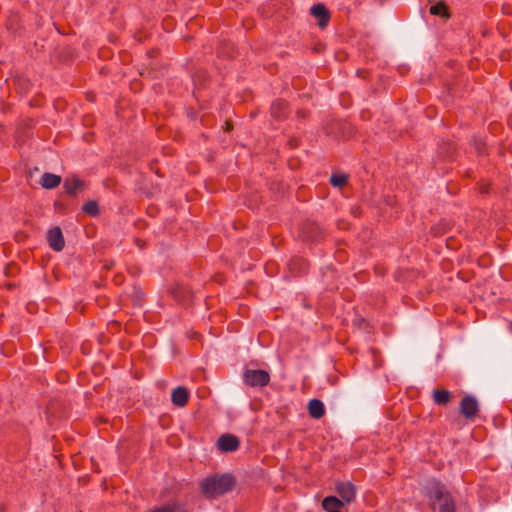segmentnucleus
<instances>
[{"mask_svg": "<svg viewBox=\"0 0 512 512\" xmlns=\"http://www.w3.org/2000/svg\"><path fill=\"white\" fill-rule=\"evenodd\" d=\"M236 485L237 478L232 473H214L200 481L199 490L205 499L211 500L233 491Z\"/></svg>", "mask_w": 512, "mask_h": 512, "instance_id": "1", "label": "nucleus"}, {"mask_svg": "<svg viewBox=\"0 0 512 512\" xmlns=\"http://www.w3.org/2000/svg\"><path fill=\"white\" fill-rule=\"evenodd\" d=\"M427 497L439 503V512H456V504L446 485L433 479L427 484Z\"/></svg>", "mask_w": 512, "mask_h": 512, "instance_id": "2", "label": "nucleus"}, {"mask_svg": "<svg viewBox=\"0 0 512 512\" xmlns=\"http://www.w3.org/2000/svg\"><path fill=\"white\" fill-rule=\"evenodd\" d=\"M298 236L305 243L318 245L326 239L327 230L319 222L306 219L299 225Z\"/></svg>", "mask_w": 512, "mask_h": 512, "instance_id": "3", "label": "nucleus"}, {"mask_svg": "<svg viewBox=\"0 0 512 512\" xmlns=\"http://www.w3.org/2000/svg\"><path fill=\"white\" fill-rule=\"evenodd\" d=\"M326 134L335 139L349 140L356 134V128L345 120H333L326 127Z\"/></svg>", "mask_w": 512, "mask_h": 512, "instance_id": "4", "label": "nucleus"}, {"mask_svg": "<svg viewBox=\"0 0 512 512\" xmlns=\"http://www.w3.org/2000/svg\"><path fill=\"white\" fill-rule=\"evenodd\" d=\"M270 374L263 369H245L243 371V382L250 387H264L270 382Z\"/></svg>", "mask_w": 512, "mask_h": 512, "instance_id": "5", "label": "nucleus"}, {"mask_svg": "<svg viewBox=\"0 0 512 512\" xmlns=\"http://www.w3.org/2000/svg\"><path fill=\"white\" fill-rule=\"evenodd\" d=\"M457 146L451 140H441L438 143L436 161L453 162L457 156Z\"/></svg>", "mask_w": 512, "mask_h": 512, "instance_id": "6", "label": "nucleus"}, {"mask_svg": "<svg viewBox=\"0 0 512 512\" xmlns=\"http://www.w3.org/2000/svg\"><path fill=\"white\" fill-rule=\"evenodd\" d=\"M291 113V108L289 103L282 99H276L271 103L270 106V115L272 119H274L277 122H283L285 121Z\"/></svg>", "mask_w": 512, "mask_h": 512, "instance_id": "7", "label": "nucleus"}, {"mask_svg": "<svg viewBox=\"0 0 512 512\" xmlns=\"http://www.w3.org/2000/svg\"><path fill=\"white\" fill-rule=\"evenodd\" d=\"M479 412L477 399L472 395L464 396L460 401V413L467 420H473Z\"/></svg>", "mask_w": 512, "mask_h": 512, "instance_id": "8", "label": "nucleus"}, {"mask_svg": "<svg viewBox=\"0 0 512 512\" xmlns=\"http://www.w3.org/2000/svg\"><path fill=\"white\" fill-rule=\"evenodd\" d=\"M335 490L338 495L342 498V501L351 503L356 497V487L350 481H337L335 483Z\"/></svg>", "mask_w": 512, "mask_h": 512, "instance_id": "9", "label": "nucleus"}, {"mask_svg": "<svg viewBox=\"0 0 512 512\" xmlns=\"http://www.w3.org/2000/svg\"><path fill=\"white\" fill-rule=\"evenodd\" d=\"M47 241L50 248L56 252H60L65 247V239L59 226L52 227L47 232Z\"/></svg>", "mask_w": 512, "mask_h": 512, "instance_id": "10", "label": "nucleus"}, {"mask_svg": "<svg viewBox=\"0 0 512 512\" xmlns=\"http://www.w3.org/2000/svg\"><path fill=\"white\" fill-rule=\"evenodd\" d=\"M240 447V440L237 436L233 434H223L219 437L217 441V448L221 452H234Z\"/></svg>", "mask_w": 512, "mask_h": 512, "instance_id": "11", "label": "nucleus"}, {"mask_svg": "<svg viewBox=\"0 0 512 512\" xmlns=\"http://www.w3.org/2000/svg\"><path fill=\"white\" fill-rule=\"evenodd\" d=\"M169 294L175 301L183 305L188 304L192 298L191 289L178 283L169 289Z\"/></svg>", "mask_w": 512, "mask_h": 512, "instance_id": "12", "label": "nucleus"}, {"mask_svg": "<svg viewBox=\"0 0 512 512\" xmlns=\"http://www.w3.org/2000/svg\"><path fill=\"white\" fill-rule=\"evenodd\" d=\"M310 13L317 20L320 28H325L328 25L331 14L324 4H314L310 9Z\"/></svg>", "mask_w": 512, "mask_h": 512, "instance_id": "13", "label": "nucleus"}, {"mask_svg": "<svg viewBox=\"0 0 512 512\" xmlns=\"http://www.w3.org/2000/svg\"><path fill=\"white\" fill-rule=\"evenodd\" d=\"M85 186V182L78 176L67 177L63 182V189L70 197H76L77 193L82 191Z\"/></svg>", "mask_w": 512, "mask_h": 512, "instance_id": "14", "label": "nucleus"}, {"mask_svg": "<svg viewBox=\"0 0 512 512\" xmlns=\"http://www.w3.org/2000/svg\"><path fill=\"white\" fill-rule=\"evenodd\" d=\"M310 263L303 257L295 256L289 262V270L295 276H304L308 274Z\"/></svg>", "mask_w": 512, "mask_h": 512, "instance_id": "15", "label": "nucleus"}, {"mask_svg": "<svg viewBox=\"0 0 512 512\" xmlns=\"http://www.w3.org/2000/svg\"><path fill=\"white\" fill-rule=\"evenodd\" d=\"M190 398L189 390L184 386H177L172 390L171 393V401L174 406L183 408L185 407Z\"/></svg>", "mask_w": 512, "mask_h": 512, "instance_id": "16", "label": "nucleus"}, {"mask_svg": "<svg viewBox=\"0 0 512 512\" xmlns=\"http://www.w3.org/2000/svg\"><path fill=\"white\" fill-rule=\"evenodd\" d=\"M149 512H188L185 503L172 501L160 506H156Z\"/></svg>", "mask_w": 512, "mask_h": 512, "instance_id": "17", "label": "nucleus"}, {"mask_svg": "<svg viewBox=\"0 0 512 512\" xmlns=\"http://www.w3.org/2000/svg\"><path fill=\"white\" fill-rule=\"evenodd\" d=\"M309 415L314 419H320L325 415V406L319 399L313 398L307 405Z\"/></svg>", "mask_w": 512, "mask_h": 512, "instance_id": "18", "label": "nucleus"}, {"mask_svg": "<svg viewBox=\"0 0 512 512\" xmlns=\"http://www.w3.org/2000/svg\"><path fill=\"white\" fill-rule=\"evenodd\" d=\"M62 178L59 175L45 172L40 179V185L44 189H55L61 184Z\"/></svg>", "mask_w": 512, "mask_h": 512, "instance_id": "19", "label": "nucleus"}, {"mask_svg": "<svg viewBox=\"0 0 512 512\" xmlns=\"http://www.w3.org/2000/svg\"><path fill=\"white\" fill-rule=\"evenodd\" d=\"M343 506V501L336 496H327L322 500V507L327 512H341Z\"/></svg>", "mask_w": 512, "mask_h": 512, "instance_id": "20", "label": "nucleus"}, {"mask_svg": "<svg viewBox=\"0 0 512 512\" xmlns=\"http://www.w3.org/2000/svg\"><path fill=\"white\" fill-rule=\"evenodd\" d=\"M6 28L9 32L16 34L21 29V18L19 13L11 12L6 20Z\"/></svg>", "mask_w": 512, "mask_h": 512, "instance_id": "21", "label": "nucleus"}, {"mask_svg": "<svg viewBox=\"0 0 512 512\" xmlns=\"http://www.w3.org/2000/svg\"><path fill=\"white\" fill-rule=\"evenodd\" d=\"M429 12L431 15L439 16L445 19H449L451 16L449 7L444 1H439L438 3L432 5L429 9Z\"/></svg>", "mask_w": 512, "mask_h": 512, "instance_id": "22", "label": "nucleus"}, {"mask_svg": "<svg viewBox=\"0 0 512 512\" xmlns=\"http://www.w3.org/2000/svg\"><path fill=\"white\" fill-rule=\"evenodd\" d=\"M451 228V223L445 219H442L431 227L430 232L434 237H440L451 230Z\"/></svg>", "mask_w": 512, "mask_h": 512, "instance_id": "23", "label": "nucleus"}, {"mask_svg": "<svg viewBox=\"0 0 512 512\" xmlns=\"http://www.w3.org/2000/svg\"><path fill=\"white\" fill-rule=\"evenodd\" d=\"M349 176L346 173H333L330 177V184L336 188H343L348 184Z\"/></svg>", "mask_w": 512, "mask_h": 512, "instance_id": "24", "label": "nucleus"}, {"mask_svg": "<svg viewBox=\"0 0 512 512\" xmlns=\"http://www.w3.org/2000/svg\"><path fill=\"white\" fill-rule=\"evenodd\" d=\"M82 211L90 217H97L100 215V207L97 201L90 200L82 206Z\"/></svg>", "mask_w": 512, "mask_h": 512, "instance_id": "25", "label": "nucleus"}, {"mask_svg": "<svg viewBox=\"0 0 512 512\" xmlns=\"http://www.w3.org/2000/svg\"><path fill=\"white\" fill-rule=\"evenodd\" d=\"M433 399L438 405H446L451 399V393L445 389H438L434 391Z\"/></svg>", "mask_w": 512, "mask_h": 512, "instance_id": "26", "label": "nucleus"}, {"mask_svg": "<svg viewBox=\"0 0 512 512\" xmlns=\"http://www.w3.org/2000/svg\"><path fill=\"white\" fill-rule=\"evenodd\" d=\"M471 144L473 145L478 156L481 157L488 155L487 144L482 138L473 137Z\"/></svg>", "mask_w": 512, "mask_h": 512, "instance_id": "27", "label": "nucleus"}, {"mask_svg": "<svg viewBox=\"0 0 512 512\" xmlns=\"http://www.w3.org/2000/svg\"><path fill=\"white\" fill-rule=\"evenodd\" d=\"M54 207L57 211L61 212L62 214H66L69 212V209H68V206L67 204H65L63 201L61 200H56L54 202Z\"/></svg>", "mask_w": 512, "mask_h": 512, "instance_id": "28", "label": "nucleus"}, {"mask_svg": "<svg viewBox=\"0 0 512 512\" xmlns=\"http://www.w3.org/2000/svg\"><path fill=\"white\" fill-rule=\"evenodd\" d=\"M310 116V111L307 109H298L296 111V117L298 119H307Z\"/></svg>", "mask_w": 512, "mask_h": 512, "instance_id": "29", "label": "nucleus"}, {"mask_svg": "<svg viewBox=\"0 0 512 512\" xmlns=\"http://www.w3.org/2000/svg\"><path fill=\"white\" fill-rule=\"evenodd\" d=\"M300 140L298 138H291L288 141V144L291 148H297L299 146Z\"/></svg>", "mask_w": 512, "mask_h": 512, "instance_id": "30", "label": "nucleus"}, {"mask_svg": "<svg viewBox=\"0 0 512 512\" xmlns=\"http://www.w3.org/2000/svg\"><path fill=\"white\" fill-rule=\"evenodd\" d=\"M354 324L357 325L358 327L362 328L363 325H367V322L364 318H358V319L354 320Z\"/></svg>", "mask_w": 512, "mask_h": 512, "instance_id": "31", "label": "nucleus"}, {"mask_svg": "<svg viewBox=\"0 0 512 512\" xmlns=\"http://www.w3.org/2000/svg\"><path fill=\"white\" fill-rule=\"evenodd\" d=\"M479 191L481 194H488L489 193V185L483 184L480 186Z\"/></svg>", "mask_w": 512, "mask_h": 512, "instance_id": "32", "label": "nucleus"}, {"mask_svg": "<svg viewBox=\"0 0 512 512\" xmlns=\"http://www.w3.org/2000/svg\"><path fill=\"white\" fill-rule=\"evenodd\" d=\"M224 129L226 132H230L233 129L232 121H226L224 125Z\"/></svg>", "mask_w": 512, "mask_h": 512, "instance_id": "33", "label": "nucleus"}, {"mask_svg": "<svg viewBox=\"0 0 512 512\" xmlns=\"http://www.w3.org/2000/svg\"><path fill=\"white\" fill-rule=\"evenodd\" d=\"M135 241H136V244H137L140 248H142V247H143V241H142L141 239L137 238Z\"/></svg>", "mask_w": 512, "mask_h": 512, "instance_id": "34", "label": "nucleus"}, {"mask_svg": "<svg viewBox=\"0 0 512 512\" xmlns=\"http://www.w3.org/2000/svg\"><path fill=\"white\" fill-rule=\"evenodd\" d=\"M199 77H202L203 79H205L206 73L205 72H199Z\"/></svg>", "mask_w": 512, "mask_h": 512, "instance_id": "35", "label": "nucleus"}, {"mask_svg": "<svg viewBox=\"0 0 512 512\" xmlns=\"http://www.w3.org/2000/svg\"><path fill=\"white\" fill-rule=\"evenodd\" d=\"M381 3L383 2V0H379Z\"/></svg>", "mask_w": 512, "mask_h": 512, "instance_id": "36", "label": "nucleus"}]
</instances>
